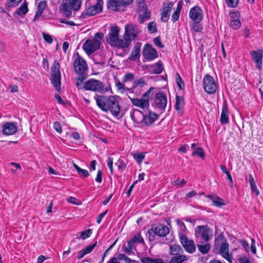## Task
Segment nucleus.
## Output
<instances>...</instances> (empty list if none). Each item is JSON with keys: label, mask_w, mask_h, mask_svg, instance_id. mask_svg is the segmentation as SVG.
Listing matches in <instances>:
<instances>
[{"label": "nucleus", "mask_w": 263, "mask_h": 263, "mask_svg": "<svg viewBox=\"0 0 263 263\" xmlns=\"http://www.w3.org/2000/svg\"><path fill=\"white\" fill-rule=\"evenodd\" d=\"M142 55L147 61H151L158 57L157 51L151 44H146L142 50Z\"/></svg>", "instance_id": "nucleus-12"}, {"label": "nucleus", "mask_w": 263, "mask_h": 263, "mask_svg": "<svg viewBox=\"0 0 263 263\" xmlns=\"http://www.w3.org/2000/svg\"><path fill=\"white\" fill-rule=\"evenodd\" d=\"M177 223L179 227L180 231L182 233V234L185 235L184 234L186 233L187 229L184 223L179 219L177 220Z\"/></svg>", "instance_id": "nucleus-49"}, {"label": "nucleus", "mask_w": 263, "mask_h": 263, "mask_svg": "<svg viewBox=\"0 0 263 263\" xmlns=\"http://www.w3.org/2000/svg\"><path fill=\"white\" fill-rule=\"evenodd\" d=\"M59 61L55 60L51 67V83L58 91H60L61 84V73Z\"/></svg>", "instance_id": "nucleus-6"}, {"label": "nucleus", "mask_w": 263, "mask_h": 263, "mask_svg": "<svg viewBox=\"0 0 263 263\" xmlns=\"http://www.w3.org/2000/svg\"><path fill=\"white\" fill-rule=\"evenodd\" d=\"M147 29L151 33L157 32L156 24L154 22H151L148 24Z\"/></svg>", "instance_id": "nucleus-48"}, {"label": "nucleus", "mask_w": 263, "mask_h": 263, "mask_svg": "<svg viewBox=\"0 0 263 263\" xmlns=\"http://www.w3.org/2000/svg\"><path fill=\"white\" fill-rule=\"evenodd\" d=\"M28 11L27 4L25 1L15 11V14L20 16L25 15Z\"/></svg>", "instance_id": "nucleus-35"}, {"label": "nucleus", "mask_w": 263, "mask_h": 263, "mask_svg": "<svg viewBox=\"0 0 263 263\" xmlns=\"http://www.w3.org/2000/svg\"><path fill=\"white\" fill-rule=\"evenodd\" d=\"M103 0H87L85 4V11L82 12L80 18H86L101 12L102 11Z\"/></svg>", "instance_id": "nucleus-3"}, {"label": "nucleus", "mask_w": 263, "mask_h": 263, "mask_svg": "<svg viewBox=\"0 0 263 263\" xmlns=\"http://www.w3.org/2000/svg\"><path fill=\"white\" fill-rule=\"evenodd\" d=\"M205 197L211 200L213 202V205L217 207L221 208L225 204L223 200L216 194H209Z\"/></svg>", "instance_id": "nucleus-29"}, {"label": "nucleus", "mask_w": 263, "mask_h": 263, "mask_svg": "<svg viewBox=\"0 0 263 263\" xmlns=\"http://www.w3.org/2000/svg\"><path fill=\"white\" fill-rule=\"evenodd\" d=\"M135 79V76L132 73H128L124 75L122 79L123 83L133 81Z\"/></svg>", "instance_id": "nucleus-47"}, {"label": "nucleus", "mask_w": 263, "mask_h": 263, "mask_svg": "<svg viewBox=\"0 0 263 263\" xmlns=\"http://www.w3.org/2000/svg\"><path fill=\"white\" fill-rule=\"evenodd\" d=\"M220 121L222 124H226L229 122V111L228 104L226 102H224L222 104V111Z\"/></svg>", "instance_id": "nucleus-26"}, {"label": "nucleus", "mask_w": 263, "mask_h": 263, "mask_svg": "<svg viewBox=\"0 0 263 263\" xmlns=\"http://www.w3.org/2000/svg\"><path fill=\"white\" fill-rule=\"evenodd\" d=\"M17 131L16 126L13 123L7 122L3 125L2 132L4 135H11Z\"/></svg>", "instance_id": "nucleus-25"}, {"label": "nucleus", "mask_w": 263, "mask_h": 263, "mask_svg": "<svg viewBox=\"0 0 263 263\" xmlns=\"http://www.w3.org/2000/svg\"><path fill=\"white\" fill-rule=\"evenodd\" d=\"M225 240H227V239L225 238L223 234H221L219 235L215 239V243H217L218 246H219V244L218 242H220L221 243Z\"/></svg>", "instance_id": "nucleus-62"}, {"label": "nucleus", "mask_w": 263, "mask_h": 263, "mask_svg": "<svg viewBox=\"0 0 263 263\" xmlns=\"http://www.w3.org/2000/svg\"><path fill=\"white\" fill-rule=\"evenodd\" d=\"M120 28L116 25L111 26L109 29V32L106 37V42L111 46L119 39Z\"/></svg>", "instance_id": "nucleus-16"}, {"label": "nucleus", "mask_w": 263, "mask_h": 263, "mask_svg": "<svg viewBox=\"0 0 263 263\" xmlns=\"http://www.w3.org/2000/svg\"><path fill=\"white\" fill-rule=\"evenodd\" d=\"M47 7V2L46 1H41L39 3L37 6V10L36 12L41 13L42 14L43 11Z\"/></svg>", "instance_id": "nucleus-43"}, {"label": "nucleus", "mask_w": 263, "mask_h": 263, "mask_svg": "<svg viewBox=\"0 0 263 263\" xmlns=\"http://www.w3.org/2000/svg\"><path fill=\"white\" fill-rule=\"evenodd\" d=\"M210 230V228L207 225L199 226L197 227L195 230L196 237H201L204 241H208L210 239L209 237Z\"/></svg>", "instance_id": "nucleus-18"}, {"label": "nucleus", "mask_w": 263, "mask_h": 263, "mask_svg": "<svg viewBox=\"0 0 263 263\" xmlns=\"http://www.w3.org/2000/svg\"><path fill=\"white\" fill-rule=\"evenodd\" d=\"M54 129L58 133H61L62 132V128L61 123L58 121H55L53 124Z\"/></svg>", "instance_id": "nucleus-60"}, {"label": "nucleus", "mask_w": 263, "mask_h": 263, "mask_svg": "<svg viewBox=\"0 0 263 263\" xmlns=\"http://www.w3.org/2000/svg\"><path fill=\"white\" fill-rule=\"evenodd\" d=\"M250 55L252 60L255 64V66L257 69H260L262 67V51L258 49L257 51L251 50L250 51Z\"/></svg>", "instance_id": "nucleus-19"}, {"label": "nucleus", "mask_w": 263, "mask_h": 263, "mask_svg": "<svg viewBox=\"0 0 263 263\" xmlns=\"http://www.w3.org/2000/svg\"><path fill=\"white\" fill-rule=\"evenodd\" d=\"M11 166H14V168H11V170L12 171V174H15L16 173V170H21V166L18 163L11 162L9 164Z\"/></svg>", "instance_id": "nucleus-59"}, {"label": "nucleus", "mask_w": 263, "mask_h": 263, "mask_svg": "<svg viewBox=\"0 0 263 263\" xmlns=\"http://www.w3.org/2000/svg\"><path fill=\"white\" fill-rule=\"evenodd\" d=\"M154 43L155 46H157L160 48H163L164 47V45L162 43L161 41V38L159 36L155 37L154 39Z\"/></svg>", "instance_id": "nucleus-56"}, {"label": "nucleus", "mask_w": 263, "mask_h": 263, "mask_svg": "<svg viewBox=\"0 0 263 263\" xmlns=\"http://www.w3.org/2000/svg\"><path fill=\"white\" fill-rule=\"evenodd\" d=\"M22 0H8L7 6L8 8H13L16 7Z\"/></svg>", "instance_id": "nucleus-51"}, {"label": "nucleus", "mask_w": 263, "mask_h": 263, "mask_svg": "<svg viewBox=\"0 0 263 263\" xmlns=\"http://www.w3.org/2000/svg\"><path fill=\"white\" fill-rule=\"evenodd\" d=\"M117 96L96 95L94 98L97 106L105 112H110L111 114L118 117L121 112V106L117 100Z\"/></svg>", "instance_id": "nucleus-1"}, {"label": "nucleus", "mask_w": 263, "mask_h": 263, "mask_svg": "<svg viewBox=\"0 0 263 263\" xmlns=\"http://www.w3.org/2000/svg\"><path fill=\"white\" fill-rule=\"evenodd\" d=\"M174 4L171 2L167 4H163V10L161 13V20L163 22H167L170 18L169 12L171 11Z\"/></svg>", "instance_id": "nucleus-21"}, {"label": "nucleus", "mask_w": 263, "mask_h": 263, "mask_svg": "<svg viewBox=\"0 0 263 263\" xmlns=\"http://www.w3.org/2000/svg\"><path fill=\"white\" fill-rule=\"evenodd\" d=\"M250 185L251 186V192L255 194V195L257 196L259 195V191L257 189V187L256 184V182L253 177V175L251 174L249 175V180Z\"/></svg>", "instance_id": "nucleus-32"}, {"label": "nucleus", "mask_w": 263, "mask_h": 263, "mask_svg": "<svg viewBox=\"0 0 263 263\" xmlns=\"http://www.w3.org/2000/svg\"><path fill=\"white\" fill-rule=\"evenodd\" d=\"M170 253L171 255L178 256L182 252V249L179 245L174 244L170 246Z\"/></svg>", "instance_id": "nucleus-34"}, {"label": "nucleus", "mask_w": 263, "mask_h": 263, "mask_svg": "<svg viewBox=\"0 0 263 263\" xmlns=\"http://www.w3.org/2000/svg\"><path fill=\"white\" fill-rule=\"evenodd\" d=\"M180 13V12H177L176 11H175V12L173 13L172 15V20L173 23H175L179 20Z\"/></svg>", "instance_id": "nucleus-64"}, {"label": "nucleus", "mask_w": 263, "mask_h": 263, "mask_svg": "<svg viewBox=\"0 0 263 263\" xmlns=\"http://www.w3.org/2000/svg\"><path fill=\"white\" fill-rule=\"evenodd\" d=\"M152 67L153 68L152 71L149 70L151 73L153 74H160L163 70V66L161 61H159L154 65H152Z\"/></svg>", "instance_id": "nucleus-31"}, {"label": "nucleus", "mask_w": 263, "mask_h": 263, "mask_svg": "<svg viewBox=\"0 0 263 263\" xmlns=\"http://www.w3.org/2000/svg\"><path fill=\"white\" fill-rule=\"evenodd\" d=\"M189 16L193 22H201L203 18V11L199 6H195L190 9Z\"/></svg>", "instance_id": "nucleus-20"}, {"label": "nucleus", "mask_w": 263, "mask_h": 263, "mask_svg": "<svg viewBox=\"0 0 263 263\" xmlns=\"http://www.w3.org/2000/svg\"><path fill=\"white\" fill-rule=\"evenodd\" d=\"M229 244L227 240H225L221 243L219 248V252L221 254L229 252Z\"/></svg>", "instance_id": "nucleus-41"}, {"label": "nucleus", "mask_w": 263, "mask_h": 263, "mask_svg": "<svg viewBox=\"0 0 263 263\" xmlns=\"http://www.w3.org/2000/svg\"><path fill=\"white\" fill-rule=\"evenodd\" d=\"M101 42L96 39L86 40L83 45V48L88 55L98 50L100 48Z\"/></svg>", "instance_id": "nucleus-11"}, {"label": "nucleus", "mask_w": 263, "mask_h": 263, "mask_svg": "<svg viewBox=\"0 0 263 263\" xmlns=\"http://www.w3.org/2000/svg\"><path fill=\"white\" fill-rule=\"evenodd\" d=\"M135 243H144V241L140 234L137 233L128 242L127 246H122V251L128 255L133 253V250H136Z\"/></svg>", "instance_id": "nucleus-8"}, {"label": "nucleus", "mask_w": 263, "mask_h": 263, "mask_svg": "<svg viewBox=\"0 0 263 263\" xmlns=\"http://www.w3.org/2000/svg\"><path fill=\"white\" fill-rule=\"evenodd\" d=\"M43 38L44 40L49 44H51L53 42L52 37L50 34L43 33Z\"/></svg>", "instance_id": "nucleus-63"}, {"label": "nucleus", "mask_w": 263, "mask_h": 263, "mask_svg": "<svg viewBox=\"0 0 263 263\" xmlns=\"http://www.w3.org/2000/svg\"><path fill=\"white\" fill-rule=\"evenodd\" d=\"M97 242L96 241L93 245H92L91 246H87L86 248H85V249L84 250V251L85 252H86V254H87L91 252L92 251V250H93V249L95 248V247L97 246Z\"/></svg>", "instance_id": "nucleus-61"}, {"label": "nucleus", "mask_w": 263, "mask_h": 263, "mask_svg": "<svg viewBox=\"0 0 263 263\" xmlns=\"http://www.w3.org/2000/svg\"><path fill=\"white\" fill-rule=\"evenodd\" d=\"M92 233V231L91 229H87L85 231H84L81 233L80 238L84 240L89 237Z\"/></svg>", "instance_id": "nucleus-53"}, {"label": "nucleus", "mask_w": 263, "mask_h": 263, "mask_svg": "<svg viewBox=\"0 0 263 263\" xmlns=\"http://www.w3.org/2000/svg\"><path fill=\"white\" fill-rule=\"evenodd\" d=\"M227 6L230 8H236L239 3V0H225Z\"/></svg>", "instance_id": "nucleus-54"}, {"label": "nucleus", "mask_w": 263, "mask_h": 263, "mask_svg": "<svg viewBox=\"0 0 263 263\" xmlns=\"http://www.w3.org/2000/svg\"><path fill=\"white\" fill-rule=\"evenodd\" d=\"M155 89V88L151 87L149 89L142 95V98L144 100H147L149 102V99L152 98L153 93H151L152 91Z\"/></svg>", "instance_id": "nucleus-46"}, {"label": "nucleus", "mask_w": 263, "mask_h": 263, "mask_svg": "<svg viewBox=\"0 0 263 263\" xmlns=\"http://www.w3.org/2000/svg\"><path fill=\"white\" fill-rule=\"evenodd\" d=\"M83 88L86 90L99 93H105L108 91L107 87L101 81L95 79H90L83 83Z\"/></svg>", "instance_id": "nucleus-5"}, {"label": "nucleus", "mask_w": 263, "mask_h": 263, "mask_svg": "<svg viewBox=\"0 0 263 263\" xmlns=\"http://www.w3.org/2000/svg\"><path fill=\"white\" fill-rule=\"evenodd\" d=\"M169 232L170 229L166 226L163 224L152 225L151 228L147 231L148 240L150 241H153L155 240V236L164 237Z\"/></svg>", "instance_id": "nucleus-7"}, {"label": "nucleus", "mask_w": 263, "mask_h": 263, "mask_svg": "<svg viewBox=\"0 0 263 263\" xmlns=\"http://www.w3.org/2000/svg\"><path fill=\"white\" fill-rule=\"evenodd\" d=\"M138 9L139 12V23L142 24L145 21L150 18L151 12L147 9L146 4L144 2L140 3Z\"/></svg>", "instance_id": "nucleus-17"}, {"label": "nucleus", "mask_w": 263, "mask_h": 263, "mask_svg": "<svg viewBox=\"0 0 263 263\" xmlns=\"http://www.w3.org/2000/svg\"><path fill=\"white\" fill-rule=\"evenodd\" d=\"M115 165L118 167V168L121 172H123L126 166V163L123 160L119 159L118 161L115 163Z\"/></svg>", "instance_id": "nucleus-45"}, {"label": "nucleus", "mask_w": 263, "mask_h": 263, "mask_svg": "<svg viewBox=\"0 0 263 263\" xmlns=\"http://www.w3.org/2000/svg\"><path fill=\"white\" fill-rule=\"evenodd\" d=\"M187 259L186 256L184 255H179L174 256L172 258L169 263H182L184 261Z\"/></svg>", "instance_id": "nucleus-37"}, {"label": "nucleus", "mask_w": 263, "mask_h": 263, "mask_svg": "<svg viewBox=\"0 0 263 263\" xmlns=\"http://www.w3.org/2000/svg\"><path fill=\"white\" fill-rule=\"evenodd\" d=\"M145 84V81L143 78L139 79L138 80L134 82L133 87L130 88L131 90L136 88L138 85L142 87Z\"/></svg>", "instance_id": "nucleus-52"}, {"label": "nucleus", "mask_w": 263, "mask_h": 263, "mask_svg": "<svg viewBox=\"0 0 263 263\" xmlns=\"http://www.w3.org/2000/svg\"><path fill=\"white\" fill-rule=\"evenodd\" d=\"M154 103L156 108L164 110L167 104L166 95L162 92L157 93L155 95Z\"/></svg>", "instance_id": "nucleus-14"}, {"label": "nucleus", "mask_w": 263, "mask_h": 263, "mask_svg": "<svg viewBox=\"0 0 263 263\" xmlns=\"http://www.w3.org/2000/svg\"><path fill=\"white\" fill-rule=\"evenodd\" d=\"M140 32L139 29L134 24H127L125 27L124 36L129 38L130 41L134 40Z\"/></svg>", "instance_id": "nucleus-15"}, {"label": "nucleus", "mask_w": 263, "mask_h": 263, "mask_svg": "<svg viewBox=\"0 0 263 263\" xmlns=\"http://www.w3.org/2000/svg\"><path fill=\"white\" fill-rule=\"evenodd\" d=\"M203 88L208 94H214L216 92L217 86L213 77L206 74L203 79Z\"/></svg>", "instance_id": "nucleus-10"}, {"label": "nucleus", "mask_w": 263, "mask_h": 263, "mask_svg": "<svg viewBox=\"0 0 263 263\" xmlns=\"http://www.w3.org/2000/svg\"><path fill=\"white\" fill-rule=\"evenodd\" d=\"M180 241L185 250L190 253H193L196 251V246L192 239H189L185 235L181 234L180 236Z\"/></svg>", "instance_id": "nucleus-13"}, {"label": "nucleus", "mask_w": 263, "mask_h": 263, "mask_svg": "<svg viewBox=\"0 0 263 263\" xmlns=\"http://www.w3.org/2000/svg\"><path fill=\"white\" fill-rule=\"evenodd\" d=\"M134 158L138 162H141L143 161L145 158V155L143 153H136L134 155Z\"/></svg>", "instance_id": "nucleus-50"}, {"label": "nucleus", "mask_w": 263, "mask_h": 263, "mask_svg": "<svg viewBox=\"0 0 263 263\" xmlns=\"http://www.w3.org/2000/svg\"><path fill=\"white\" fill-rule=\"evenodd\" d=\"M73 67L74 72L79 74L77 78L76 86H79L88 77L86 71L88 70V66L86 61L80 55L74 61Z\"/></svg>", "instance_id": "nucleus-2"}, {"label": "nucleus", "mask_w": 263, "mask_h": 263, "mask_svg": "<svg viewBox=\"0 0 263 263\" xmlns=\"http://www.w3.org/2000/svg\"><path fill=\"white\" fill-rule=\"evenodd\" d=\"M142 46V43L140 42H137L134 46L132 52L130 55L128 59L132 61H135L137 59H139L140 57V48Z\"/></svg>", "instance_id": "nucleus-28"}, {"label": "nucleus", "mask_w": 263, "mask_h": 263, "mask_svg": "<svg viewBox=\"0 0 263 263\" xmlns=\"http://www.w3.org/2000/svg\"><path fill=\"white\" fill-rule=\"evenodd\" d=\"M115 80L116 82V86L118 90H121L122 92H123L125 90L129 91L130 92H132L131 91L130 88L125 87L124 84H123L124 83L120 82V81L119 80L118 78H115Z\"/></svg>", "instance_id": "nucleus-39"}, {"label": "nucleus", "mask_w": 263, "mask_h": 263, "mask_svg": "<svg viewBox=\"0 0 263 263\" xmlns=\"http://www.w3.org/2000/svg\"><path fill=\"white\" fill-rule=\"evenodd\" d=\"M230 15L232 20L239 19L240 17V12L237 10L230 11Z\"/></svg>", "instance_id": "nucleus-55"}, {"label": "nucleus", "mask_w": 263, "mask_h": 263, "mask_svg": "<svg viewBox=\"0 0 263 263\" xmlns=\"http://www.w3.org/2000/svg\"><path fill=\"white\" fill-rule=\"evenodd\" d=\"M239 242L240 243L241 246L245 249L247 252H249L250 251V248L248 242L245 240L239 239Z\"/></svg>", "instance_id": "nucleus-58"}, {"label": "nucleus", "mask_w": 263, "mask_h": 263, "mask_svg": "<svg viewBox=\"0 0 263 263\" xmlns=\"http://www.w3.org/2000/svg\"><path fill=\"white\" fill-rule=\"evenodd\" d=\"M117 258L121 260H124L126 263H129L131 261V259L122 253L119 254Z\"/></svg>", "instance_id": "nucleus-57"}, {"label": "nucleus", "mask_w": 263, "mask_h": 263, "mask_svg": "<svg viewBox=\"0 0 263 263\" xmlns=\"http://www.w3.org/2000/svg\"><path fill=\"white\" fill-rule=\"evenodd\" d=\"M192 156H197L202 159H204L205 158V153L202 147H196L194 148L192 154Z\"/></svg>", "instance_id": "nucleus-38"}, {"label": "nucleus", "mask_w": 263, "mask_h": 263, "mask_svg": "<svg viewBox=\"0 0 263 263\" xmlns=\"http://www.w3.org/2000/svg\"><path fill=\"white\" fill-rule=\"evenodd\" d=\"M124 39H120L119 38L111 46L112 47H116L119 48H127L131 42L130 39L124 35Z\"/></svg>", "instance_id": "nucleus-27"}, {"label": "nucleus", "mask_w": 263, "mask_h": 263, "mask_svg": "<svg viewBox=\"0 0 263 263\" xmlns=\"http://www.w3.org/2000/svg\"><path fill=\"white\" fill-rule=\"evenodd\" d=\"M200 22H201L198 21L193 22L190 24L191 29L196 32H201L203 30V26L202 25L200 24Z\"/></svg>", "instance_id": "nucleus-36"}, {"label": "nucleus", "mask_w": 263, "mask_h": 263, "mask_svg": "<svg viewBox=\"0 0 263 263\" xmlns=\"http://www.w3.org/2000/svg\"><path fill=\"white\" fill-rule=\"evenodd\" d=\"M81 5V0H63L60 7V11L63 16L69 18L71 16L72 11L79 10Z\"/></svg>", "instance_id": "nucleus-4"}, {"label": "nucleus", "mask_w": 263, "mask_h": 263, "mask_svg": "<svg viewBox=\"0 0 263 263\" xmlns=\"http://www.w3.org/2000/svg\"><path fill=\"white\" fill-rule=\"evenodd\" d=\"M231 28L235 30L238 29L241 26V22L239 19L232 20L230 23Z\"/></svg>", "instance_id": "nucleus-42"}, {"label": "nucleus", "mask_w": 263, "mask_h": 263, "mask_svg": "<svg viewBox=\"0 0 263 263\" xmlns=\"http://www.w3.org/2000/svg\"><path fill=\"white\" fill-rule=\"evenodd\" d=\"M142 263H165L162 258H152L149 257H143L140 259Z\"/></svg>", "instance_id": "nucleus-33"}, {"label": "nucleus", "mask_w": 263, "mask_h": 263, "mask_svg": "<svg viewBox=\"0 0 263 263\" xmlns=\"http://www.w3.org/2000/svg\"><path fill=\"white\" fill-rule=\"evenodd\" d=\"M144 115L141 110L135 109L130 113V117L133 121L137 124H142L143 119H144Z\"/></svg>", "instance_id": "nucleus-24"}, {"label": "nucleus", "mask_w": 263, "mask_h": 263, "mask_svg": "<svg viewBox=\"0 0 263 263\" xmlns=\"http://www.w3.org/2000/svg\"><path fill=\"white\" fill-rule=\"evenodd\" d=\"M185 105V101L183 96L176 95V103L175 105V109L179 113H182L184 106Z\"/></svg>", "instance_id": "nucleus-30"}, {"label": "nucleus", "mask_w": 263, "mask_h": 263, "mask_svg": "<svg viewBox=\"0 0 263 263\" xmlns=\"http://www.w3.org/2000/svg\"><path fill=\"white\" fill-rule=\"evenodd\" d=\"M134 0H109L107 2V8L113 11H119L121 8L130 5Z\"/></svg>", "instance_id": "nucleus-9"}, {"label": "nucleus", "mask_w": 263, "mask_h": 263, "mask_svg": "<svg viewBox=\"0 0 263 263\" xmlns=\"http://www.w3.org/2000/svg\"><path fill=\"white\" fill-rule=\"evenodd\" d=\"M197 248L202 254H206L211 248V246L209 243H206L205 245H197Z\"/></svg>", "instance_id": "nucleus-40"}, {"label": "nucleus", "mask_w": 263, "mask_h": 263, "mask_svg": "<svg viewBox=\"0 0 263 263\" xmlns=\"http://www.w3.org/2000/svg\"><path fill=\"white\" fill-rule=\"evenodd\" d=\"M176 83L177 84V86L178 88L181 89L183 90L184 88V83L183 81L182 80V78H181L180 76L178 73H177L176 74Z\"/></svg>", "instance_id": "nucleus-44"}, {"label": "nucleus", "mask_w": 263, "mask_h": 263, "mask_svg": "<svg viewBox=\"0 0 263 263\" xmlns=\"http://www.w3.org/2000/svg\"><path fill=\"white\" fill-rule=\"evenodd\" d=\"M142 125L149 126L151 125L159 118V115L152 111H149L147 114L144 115Z\"/></svg>", "instance_id": "nucleus-22"}, {"label": "nucleus", "mask_w": 263, "mask_h": 263, "mask_svg": "<svg viewBox=\"0 0 263 263\" xmlns=\"http://www.w3.org/2000/svg\"><path fill=\"white\" fill-rule=\"evenodd\" d=\"M129 99L131 101L132 104L137 107H139L142 109H147L149 106V103L148 102L147 100H144L139 98H132L130 97H128Z\"/></svg>", "instance_id": "nucleus-23"}]
</instances>
